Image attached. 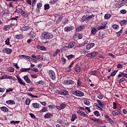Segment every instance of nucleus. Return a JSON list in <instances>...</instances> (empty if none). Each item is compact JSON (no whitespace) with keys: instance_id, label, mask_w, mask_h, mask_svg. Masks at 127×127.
<instances>
[{"instance_id":"nucleus-37","label":"nucleus","mask_w":127,"mask_h":127,"mask_svg":"<svg viewBox=\"0 0 127 127\" xmlns=\"http://www.w3.org/2000/svg\"><path fill=\"white\" fill-rule=\"evenodd\" d=\"M63 19V16H60L59 17V19L56 21V23H59V22H61L62 19Z\"/></svg>"},{"instance_id":"nucleus-7","label":"nucleus","mask_w":127,"mask_h":127,"mask_svg":"<svg viewBox=\"0 0 127 127\" xmlns=\"http://www.w3.org/2000/svg\"><path fill=\"white\" fill-rule=\"evenodd\" d=\"M126 3H127V0H122L120 1L118 3H117L116 5H117V4H118V5H119L118 7H121V6H124Z\"/></svg>"},{"instance_id":"nucleus-57","label":"nucleus","mask_w":127,"mask_h":127,"mask_svg":"<svg viewBox=\"0 0 127 127\" xmlns=\"http://www.w3.org/2000/svg\"><path fill=\"white\" fill-rule=\"evenodd\" d=\"M29 116H30L32 119H37L36 117H35V115H34V114L32 113H29Z\"/></svg>"},{"instance_id":"nucleus-26","label":"nucleus","mask_w":127,"mask_h":127,"mask_svg":"<svg viewBox=\"0 0 127 127\" xmlns=\"http://www.w3.org/2000/svg\"><path fill=\"white\" fill-rule=\"evenodd\" d=\"M96 102H97L99 106H100V107L101 108H104V106H105V104H103V103H102V101H101V100H97Z\"/></svg>"},{"instance_id":"nucleus-43","label":"nucleus","mask_w":127,"mask_h":127,"mask_svg":"<svg viewBox=\"0 0 127 127\" xmlns=\"http://www.w3.org/2000/svg\"><path fill=\"white\" fill-rule=\"evenodd\" d=\"M20 123V121H10V124H13V125H16L17 124H19Z\"/></svg>"},{"instance_id":"nucleus-61","label":"nucleus","mask_w":127,"mask_h":127,"mask_svg":"<svg viewBox=\"0 0 127 127\" xmlns=\"http://www.w3.org/2000/svg\"><path fill=\"white\" fill-rule=\"evenodd\" d=\"M31 70H32V71H33V72H38V68H37L36 67H34Z\"/></svg>"},{"instance_id":"nucleus-30","label":"nucleus","mask_w":127,"mask_h":127,"mask_svg":"<svg viewBox=\"0 0 127 127\" xmlns=\"http://www.w3.org/2000/svg\"><path fill=\"white\" fill-rule=\"evenodd\" d=\"M76 119H77V115H76V114H73L71 116V119L70 121L71 122H74V121H75Z\"/></svg>"},{"instance_id":"nucleus-58","label":"nucleus","mask_w":127,"mask_h":127,"mask_svg":"<svg viewBox=\"0 0 127 127\" xmlns=\"http://www.w3.org/2000/svg\"><path fill=\"white\" fill-rule=\"evenodd\" d=\"M13 91V89L11 88H9L8 89H6V93H9V92H12Z\"/></svg>"},{"instance_id":"nucleus-14","label":"nucleus","mask_w":127,"mask_h":127,"mask_svg":"<svg viewBox=\"0 0 127 127\" xmlns=\"http://www.w3.org/2000/svg\"><path fill=\"white\" fill-rule=\"evenodd\" d=\"M32 106L34 109H39L41 107V105L38 103H33L32 104Z\"/></svg>"},{"instance_id":"nucleus-35","label":"nucleus","mask_w":127,"mask_h":127,"mask_svg":"<svg viewBox=\"0 0 127 127\" xmlns=\"http://www.w3.org/2000/svg\"><path fill=\"white\" fill-rule=\"evenodd\" d=\"M83 103L85 105H86V106H90V105H91V103H90V101L87 100H84L83 101Z\"/></svg>"},{"instance_id":"nucleus-56","label":"nucleus","mask_w":127,"mask_h":127,"mask_svg":"<svg viewBox=\"0 0 127 127\" xmlns=\"http://www.w3.org/2000/svg\"><path fill=\"white\" fill-rule=\"evenodd\" d=\"M123 33V29H121L120 31L117 33V36H121V34Z\"/></svg>"},{"instance_id":"nucleus-62","label":"nucleus","mask_w":127,"mask_h":127,"mask_svg":"<svg viewBox=\"0 0 127 127\" xmlns=\"http://www.w3.org/2000/svg\"><path fill=\"white\" fill-rule=\"evenodd\" d=\"M81 21L82 22H84V21H86V16L84 15L82 16Z\"/></svg>"},{"instance_id":"nucleus-53","label":"nucleus","mask_w":127,"mask_h":127,"mask_svg":"<svg viewBox=\"0 0 127 127\" xmlns=\"http://www.w3.org/2000/svg\"><path fill=\"white\" fill-rule=\"evenodd\" d=\"M31 57L32 58H30L31 60H35V59H37V56H35L34 55H32L31 56Z\"/></svg>"},{"instance_id":"nucleus-49","label":"nucleus","mask_w":127,"mask_h":127,"mask_svg":"<svg viewBox=\"0 0 127 127\" xmlns=\"http://www.w3.org/2000/svg\"><path fill=\"white\" fill-rule=\"evenodd\" d=\"M93 113H94V114L95 115V116H96V117L100 116V112H99V111H96L94 112Z\"/></svg>"},{"instance_id":"nucleus-5","label":"nucleus","mask_w":127,"mask_h":127,"mask_svg":"<svg viewBox=\"0 0 127 127\" xmlns=\"http://www.w3.org/2000/svg\"><path fill=\"white\" fill-rule=\"evenodd\" d=\"M49 76L52 80H55L56 79V74L53 70H50L49 71Z\"/></svg>"},{"instance_id":"nucleus-10","label":"nucleus","mask_w":127,"mask_h":127,"mask_svg":"<svg viewBox=\"0 0 127 127\" xmlns=\"http://www.w3.org/2000/svg\"><path fill=\"white\" fill-rule=\"evenodd\" d=\"M12 26H13V25H11V24L10 25H6L3 27L2 29L4 31H7V30H9L10 27H12Z\"/></svg>"},{"instance_id":"nucleus-42","label":"nucleus","mask_w":127,"mask_h":127,"mask_svg":"<svg viewBox=\"0 0 127 127\" xmlns=\"http://www.w3.org/2000/svg\"><path fill=\"white\" fill-rule=\"evenodd\" d=\"M47 107H44L43 109L40 111V113H45V112H47Z\"/></svg>"},{"instance_id":"nucleus-64","label":"nucleus","mask_w":127,"mask_h":127,"mask_svg":"<svg viewBox=\"0 0 127 127\" xmlns=\"http://www.w3.org/2000/svg\"><path fill=\"white\" fill-rule=\"evenodd\" d=\"M119 26H118V25H116L114 24L113 25V28H114V29H118V28H119Z\"/></svg>"},{"instance_id":"nucleus-54","label":"nucleus","mask_w":127,"mask_h":127,"mask_svg":"<svg viewBox=\"0 0 127 127\" xmlns=\"http://www.w3.org/2000/svg\"><path fill=\"white\" fill-rule=\"evenodd\" d=\"M120 12L122 14H126L127 13V10L126 9H122L120 11Z\"/></svg>"},{"instance_id":"nucleus-39","label":"nucleus","mask_w":127,"mask_h":127,"mask_svg":"<svg viewBox=\"0 0 127 127\" xmlns=\"http://www.w3.org/2000/svg\"><path fill=\"white\" fill-rule=\"evenodd\" d=\"M77 113L78 115H79V116H81L82 117H83V115H84V112L80 110H78L77 111Z\"/></svg>"},{"instance_id":"nucleus-12","label":"nucleus","mask_w":127,"mask_h":127,"mask_svg":"<svg viewBox=\"0 0 127 127\" xmlns=\"http://www.w3.org/2000/svg\"><path fill=\"white\" fill-rule=\"evenodd\" d=\"M2 16L7 18V20L10 18V16H11V14L9 13V12H4L2 14Z\"/></svg>"},{"instance_id":"nucleus-45","label":"nucleus","mask_w":127,"mask_h":127,"mask_svg":"<svg viewBox=\"0 0 127 127\" xmlns=\"http://www.w3.org/2000/svg\"><path fill=\"white\" fill-rule=\"evenodd\" d=\"M37 7L38 8H41L42 7V3L39 2L37 4Z\"/></svg>"},{"instance_id":"nucleus-40","label":"nucleus","mask_w":127,"mask_h":127,"mask_svg":"<svg viewBox=\"0 0 127 127\" xmlns=\"http://www.w3.org/2000/svg\"><path fill=\"white\" fill-rule=\"evenodd\" d=\"M59 53H60V50L57 49L56 52L54 54L53 56H54V57L57 56Z\"/></svg>"},{"instance_id":"nucleus-11","label":"nucleus","mask_w":127,"mask_h":127,"mask_svg":"<svg viewBox=\"0 0 127 127\" xmlns=\"http://www.w3.org/2000/svg\"><path fill=\"white\" fill-rule=\"evenodd\" d=\"M16 78L18 80V83H19L20 85H22V86H25V82H23V80L21 79V78H20V77H19L18 75H17Z\"/></svg>"},{"instance_id":"nucleus-8","label":"nucleus","mask_w":127,"mask_h":127,"mask_svg":"<svg viewBox=\"0 0 127 127\" xmlns=\"http://www.w3.org/2000/svg\"><path fill=\"white\" fill-rule=\"evenodd\" d=\"M23 79L25 80V82H26L27 84H30L31 85H33V83H32V81H31L30 79H29V77H28V75H24L23 77Z\"/></svg>"},{"instance_id":"nucleus-21","label":"nucleus","mask_w":127,"mask_h":127,"mask_svg":"<svg viewBox=\"0 0 127 127\" xmlns=\"http://www.w3.org/2000/svg\"><path fill=\"white\" fill-rule=\"evenodd\" d=\"M7 105H15V102L12 100H9L6 101Z\"/></svg>"},{"instance_id":"nucleus-51","label":"nucleus","mask_w":127,"mask_h":127,"mask_svg":"<svg viewBox=\"0 0 127 127\" xmlns=\"http://www.w3.org/2000/svg\"><path fill=\"white\" fill-rule=\"evenodd\" d=\"M90 75H94V76H96V74H97V71L93 70L90 72Z\"/></svg>"},{"instance_id":"nucleus-3","label":"nucleus","mask_w":127,"mask_h":127,"mask_svg":"<svg viewBox=\"0 0 127 127\" xmlns=\"http://www.w3.org/2000/svg\"><path fill=\"white\" fill-rule=\"evenodd\" d=\"M10 19H8V20H12L11 22V25H13V26H14L15 24H17V19L19 18V16H17L15 17H11V16H10Z\"/></svg>"},{"instance_id":"nucleus-1","label":"nucleus","mask_w":127,"mask_h":127,"mask_svg":"<svg viewBox=\"0 0 127 127\" xmlns=\"http://www.w3.org/2000/svg\"><path fill=\"white\" fill-rule=\"evenodd\" d=\"M17 12V13H20V14L22 16H24V17H28V16L29 14L28 13L26 12L24 10H23L21 9V7H16V10L14 11V13H16Z\"/></svg>"},{"instance_id":"nucleus-22","label":"nucleus","mask_w":127,"mask_h":127,"mask_svg":"<svg viewBox=\"0 0 127 127\" xmlns=\"http://www.w3.org/2000/svg\"><path fill=\"white\" fill-rule=\"evenodd\" d=\"M113 116H119L121 115V112L119 110H114L112 112Z\"/></svg>"},{"instance_id":"nucleus-46","label":"nucleus","mask_w":127,"mask_h":127,"mask_svg":"<svg viewBox=\"0 0 127 127\" xmlns=\"http://www.w3.org/2000/svg\"><path fill=\"white\" fill-rule=\"evenodd\" d=\"M117 73H118V70H114L111 73L110 76H112V77H113V76H116Z\"/></svg>"},{"instance_id":"nucleus-25","label":"nucleus","mask_w":127,"mask_h":127,"mask_svg":"<svg viewBox=\"0 0 127 127\" xmlns=\"http://www.w3.org/2000/svg\"><path fill=\"white\" fill-rule=\"evenodd\" d=\"M10 39L9 38H7V39L5 41V44L6 45H9L10 47H11V45H10V42H9Z\"/></svg>"},{"instance_id":"nucleus-19","label":"nucleus","mask_w":127,"mask_h":127,"mask_svg":"<svg viewBox=\"0 0 127 127\" xmlns=\"http://www.w3.org/2000/svg\"><path fill=\"white\" fill-rule=\"evenodd\" d=\"M84 28H85V26H78V27L76 28L75 31H76V32H79V31H82V30H84Z\"/></svg>"},{"instance_id":"nucleus-34","label":"nucleus","mask_w":127,"mask_h":127,"mask_svg":"<svg viewBox=\"0 0 127 127\" xmlns=\"http://www.w3.org/2000/svg\"><path fill=\"white\" fill-rule=\"evenodd\" d=\"M57 109H58V110H62L64 109V104H62L60 106H57Z\"/></svg>"},{"instance_id":"nucleus-36","label":"nucleus","mask_w":127,"mask_h":127,"mask_svg":"<svg viewBox=\"0 0 127 127\" xmlns=\"http://www.w3.org/2000/svg\"><path fill=\"white\" fill-rule=\"evenodd\" d=\"M42 42V43L45 44V45H46L47 46H49V45H50V43H49V41H44V40H43Z\"/></svg>"},{"instance_id":"nucleus-50","label":"nucleus","mask_w":127,"mask_h":127,"mask_svg":"<svg viewBox=\"0 0 127 127\" xmlns=\"http://www.w3.org/2000/svg\"><path fill=\"white\" fill-rule=\"evenodd\" d=\"M66 57L67 59L70 60V59H72V58H74V57H75V56L73 55H70L67 56Z\"/></svg>"},{"instance_id":"nucleus-48","label":"nucleus","mask_w":127,"mask_h":127,"mask_svg":"<svg viewBox=\"0 0 127 127\" xmlns=\"http://www.w3.org/2000/svg\"><path fill=\"white\" fill-rule=\"evenodd\" d=\"M106 27V25H102V26H100L98 27L97 29L98 30H100V29H104Z\"/></svg>"},{"instance_id":"nucleus-20","label":"nucleus","mask_w":127,"mask_h":127,"mask_svg":"<svg viewBox=\"0 0 127 127\" xmlns=\"http://www.w3.org/2000/svg\"><path fill=\"white\" fill-rule=\"evenodd\" d=\"M15 38L18 40L22 39L23 38V35L22 34H16L15 35Z\"/></svg>"},{"instance_id":"nucleus-23","label":"nucleus","mask_w":127,"mask_h":127,"mask_svg":"<svg viewBox=\"0 0 127 127\" xmlns=\"http://www.w3.org/2000/svg\"><path fill=\"white\" fill-rule=\"evenodd\" d=\"M0 109L2 112H8V108H7V107H6L5 106H3V107H0Z\"/></svg>"},{"instance_id":"nucleus-59","label":"nucleus","mask_w":127,"mask_h":127,"mask_svg":"<svg viewBox=\"0 0 127 127\" xmlns=\"http://www.w3.org/2000/svg\"><path fill=\"white\" fill-rule=\"evenodd\" d=\"M8 71L9 72H14V68H13V67H9Z\"/></svg>"},{"instance_id":"nucleus-55","label":"nucleus","mask_w":127,"mask_h":127,"mask_svg":"<svg viewBox=\"0 0 127 127\" xmlns=\"http://www.w3.org/2000/svg\"><path fill=\"white\" fill-rule=\"evenodd\" d=\"M1 80H3V79H7V75H4L0 77Z\"/></svg>"},{"instance_id":"nucleus-60","label":"nucleus","mask_w":127,"mask_h":127,"mask_svg":"<svg viewBox=\"0 0 127 127\" xmlns=\"http://www.w3.org/2000/svg\"><path fill=\"white\" fill-rule=\"evenodd\" d=\"M117 106H118V105L117 104V103L116 102H113V108L114 110H116V109H117Z\"/></svg>"},{"instance_id":"nucleus-2","label":"nucleus","mask_w":127,"mask_h":127,"mask_svg":"<svg viewBox=\"0 0 127 127\" xmlns=\"http://www.w3.org/2000/svg\"><path fill=\"white\" fill-rule=\"evenodd\" d=\"M42 37L43 39H52L53 38V34L48 32H44L42 33Z\"/></svg>"},{"instance_id":"nucleus-29","label":"nucleus","mask_w":127,"mask_h":127,"mask_svg":"<svg viewBox=\"0 0 127 127\" xmlns=\"http://www.w3.org/2000/svg\"><path fill=\"white\" fill-rule=\"evenodd\" d=\"M75 46V42H72L70 43L68 46V48H72V47H74Z\"/></svg>"},{"instance_id":"nucleus-63","label":"nucleus","mask_w":127,"mask_h":127,"mask_svg":"<svg viewBox=\"0 0 127 127\" xmlns=\"http://www.w3.org/2000/svg\"><path fill=\"white\" fill-rule=\"evenodd\" d=\"M30 75H31V77L32 78H33L34 79H36V78H37V77H38L37 75H36V74H31Z\"/></svg>"},{"instance_id":"nucleus-17","label":"nucleus","mask_w":127,"mask_h":127,"mask_svg":"<svg viewBox=\"0 0 127 127\" xmlns=\"http://www.w3.org/2000/svg\"><path fill=\"white\" fill-rule=\"evenodd\" d=\"M74 81L70 79L64 81V84H65V85H74Z\"/></svg>"},{"instance_id":"nucleus-13","label":"nucleus","mask_w":127,"mask_h":127,"mask_svg":"<svg viewBox=\"0 0 127 127\" xmlns=\"http://www.w3.org/2000/svg\"><path fill=\"white\" fill-rule=\"evenodd\" d=\"M44 119H52L53 118V114L49 113L45 114L44 116Z\"/></svg>"},{"instance_id":"nucleus-27","label":"nucleus","mask_w":127,"mask_h":127,"mask_svg":"<svg viewBox=\"0 0 127 127\" xmlns=\"http://www.w3.org/2000/svg\"><path fill=\"white\" fill-rule=\"evenodd\" d=\"M121 25H126L127 24V20H123L120 22Z\"/></svg>"},{"instance_id":"nucleus-52","label":"nucleus","mask_w":127,"mask_h":127,"mask_svg":"<svg viewBox=\"0 0 127 127\" xmlns=\"http://www.w3.org/2000/svg\"><path fill=\"white\" fill-rule=\"evenodd\" d=\"M37 0H32V6H35V4H36V2Z\"/></svg>"},{"instance_id":"nucleus-33","label":"nucleus","mask_w":127,"mask_h":127,"mask_svg":"<svg viewBox=\"0 0 127 127\" xmlns=\"http://www.w3.org/2000/svg\"><path fill=\"white\" fill-rule=\"evenodd\" d=\"M44 7L45 10H47V9H49V8H50V6L49 5V4H45Z\"/></svg>"},{"instance_id":"nucleus-38","label":"nucleus","mask_w":127,"mask_h":127,"mask_svg":"<svg viewBox=\"0 0 127 127\" xmlns=\"http://www.w3.org/2000/svg\"><path fill=\"white\" fill-rule=\"evenodd\" d=\"M98 55V53L94 52L92 53H91V58H94V57H96Z\"/></svg>"},{"instance_id":"nucleus-15","label":"nucleus","mask_w":127,"mask_h":127,"mask_svg":"<svg viewBox=\"0 0 127 127\" xmlns=\"http://www.w3.org/2000/svg\"><path fill=\"white\" fill-rule=\"evenodd\" d=\"M37 48L40 50H41L42 51H47V49H46V47L43 46L38 45L37 46Z\"/></svg>"},{"instance_id":"nucleus-6","label":"nucleus","mask_w":127,"mask_h":127,"mask_svg":"<svg viewBox=\"0 0 127 127\" xmlns=\"http://www.w3.org/2000/svg\"><path fill=\"white\" fill-rule=\"evenodd\" d=\"M3 53H6V54H11V53H12V50L9 48H4L2 49V50Z\"/></svg>"},{"instance_id":"nucleus-24","label":"nucleus","mask_w":127,"mask_h":127,"mask_svg":"<svg viewBox=\"0 0 127 127\" xmlns=\"http://www.w3.org/2000/svg\"><path fill=\"white\" fill-rule=\"evenodd\" d=\"M31 68L29 67L28 68H21L20 70V72L22 73V72H27V71H29V70H31Z\"/></svg>"},{"instance_id":"nucleus-28","label":"nucleus","mask_w":127,"mask_h":127,"mask_svg":"<svg viewBox=\"0 0 127 127\" xmlns=\"http://www.w3.org/2000/svg\"><path fill=\"white\" fill-rule=\"evenodd\" d=\"M97 29L96 28H93L92 29H91V34H96L97 32Z\"/></svg>"},{"instance_id":"nucleus-47","label":"nucleus","mask_w":127,"mask_h":127,"mask_svg":"<svg viewBox=\"0 0 127 127\" xmlns=\"http://www.w3.org/2000/svg\"><path fill=\"white\" fill-rule=\"evenodd\" d=\"M28 96H29L30 97H31V98H38V96H36V95H32V94L31 93H28L27 94Z\"/></svg>"},{"instance_id":"nucleus-31","label":"nucleus","mask_w":127,"mask_h":127,"mask_svg":"<svg viewBox=\"0 0 127 127\" xmlns=\"http://www.w3.org/2000/svg\"><path fill=\"white\" fill-rule=\"evenodd\" d=\"M111 16L112 15L110 14H106L104 16V18H105V19H109Z\"/></svg>"},{"instance_id":"nucleus-44","label":"nucleus","mask_w":127,"mask_h":127,"mask_svg":"<svg viewBox=\"0 0 127 127\" xmlns=\"http://www.w3.org/2000/svg\"><path fill=\"white\" fill-rule=\"evenodd\" d=\"M74 64V62L72 61L71 62V63L69 65V66H68L69 68V70H67L66 72H70V71H71V70H70V68H71L72 66H73V64Z\"/></svg>"},{"instance_id":"nucleus-41","label":"nucleus","mask_w":127,"mask_h":127,"mask_svg":"<svg viewBox=\"0 0 127 127\" xmlns=\"http://www.w3.org/2000/svg\"><path fill=\"white\" fill-rule=\"evenodd\" d=\"M25 103L27 106H29V104H30V99L29 98H27L26 99Z\"/></svg>"},{"instance_id":"nucleus-18","label":"nucleus","mask_w":127,"mask_h":127,"mask_svg":"<svg viewBox=\"0 0 127 127\" xmlns=\"http://www.w3.org/2000/svg\"><path fill=\"white\" fill-rule=\"evenodd\" d=\"M73 29H74V26H71L70 27L67 26L64 28V31L69 32V31H71V30H73Z\"/></svg>"},{"instance_id":"nucleus-9","label":"nucleus","mask_w":127,"mask_h":127,"mask_svg":"<svg viewBox=\"0 0 127 127\" xmlns=\"http://www.w3.org/2000/svg\"><path fill=\"white\" fill-rule=\"evenodd\" d=\"M30 28V26L28 25L24 26L22 27H20V30H21V31H28Z\"/></svg>"},{"instance_id":"nucleus-16","label":"nucleus","mask_w":127,"mask_h":127,"mask_svg":"<svg viewBox=\"0 0 127 127\" xmlns=\"http://www.w3.org/2000/svg\"><path fill=\"white\" fill-rule=\"evenodd\" d=\"M74 70L77 73H80V72H81V67H80V65L76 64L74 66Z\"/></svg>"},{"instance_id":"nucleus-4","label":"nucleus","mask_w":127,"mask_h":127,"mask_svg":"<svg viewBox=\"0 0 127 127\" xmlns=\"http://www.w3.org/2000/svg\"><path fill=\"white\" fill-rule=\"evenodd\" d=\"M73 95L77 96V97H83L84 95V92L79 91V90H74L71 91Z\"/></svg>"},{"instance_id":"nucleus-32","label":"nucleus","mask_w":127,"mask_h":127,"mask_svg":"<svg viewBox=\"0 0 127 127\" xmlns=\"http://www.w3.org/2000/svg\"><path fill=\"white\" fill-rule=\"evenodd\" d=\"M99 35L100 39H103V38L105 37V34H103L102 32H99Z\"/></svg>"}]
</instances>
